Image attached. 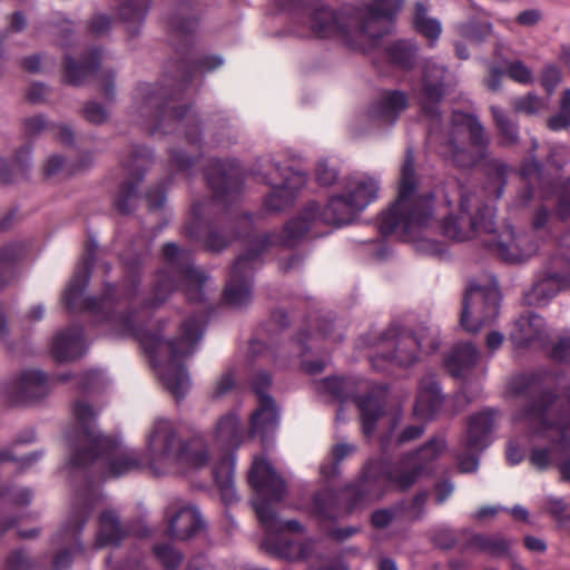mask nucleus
Instances as JSON below:
<instances>
[{
    "label": "nucleus",
    "mask_w": 570,
    "mask_h": 570,
    "mask_svg": "<svg viewBox=\"0 0 570 570\" xmlns=\"http://www.w3.org/2000/svg\"><path fill=\"white\" fill-rule=\"evenodd\" d=\"M150 7L151 0H120L117 14L124 22L132 24L128 30L130 37L139 33Z\"/></svg>",
    "instance_id": "40"
},
{
    "label": "nucleus",
    "mask_w": 570,
    "mask_h": 570,
    "mask_svg": "<svg viewBox=\"0 0 570 570\" xmlns=\"http://www.w3.org/2000/svg\"><path fill=\"white\" fill-rule=\"evenodd\" d=\"M98 532L96 546L104 548L108 546L118 547L129 535L130 529L120 522L119 515L114 510H105L98 518Z\"/></svg>",
    "instance_id": "32"
},
{
    "label": "nucleus",
    "mask_w": 570,
    "mask_h": 570,
    "mask_svg": "<svg viewBox=\"0 0 570 570\" xmlns=\"http://www.w3.org/2000/svg\"><path fill=\"white\" fill-rule=\"evenodd\" d=\"M42 455L41 452H32L23 458H17L10 449L0 450V463L12 461L19 463V472L32 465L33 462L39 460Z\"/></svg>",
    "instance_id": "59"
},
{
    "label": "nucleus",
    "mask_w": 570,
    "mask_h": 570,
    "mask_svg": "<svg viewBox=\"0 0 570 570\" xmlns=\"http://www.w3.org/2000/svg\"><path fill=\"white\" fill-rule=\"evenodd\" d=\"M491 114L500 136L499 144L504 147L513 146L519 140V129L507 114L499 107L492 106Z\"/></svg>",
    "instance_id": "43"
},
{
    "label": "nucleus",
    "mask_w": 570,
    "mask_h": 570,
    "mask_svg": "<svg viewBox=\"0 0 570 570\" xmlns=\"http://www.w3.org/2000/svg\"><path fill=\"white\" fill-rule=\"evenodd\" d=\"M529 461L535 469L544 471L552 464V451L548 446H534Z\"/></svg>",
    "instance_id": "57"
},
{
    "label": "nucleus",
    "mask_w": 570,
    "mask_h": 570,
    "mask_svg": "<svg viewBox=\"0 0 570 570\" xmlns=\"http://www.w3.org/2000/svg\"><path fill=\"white\" fill-rule=\"evenodd\" d=\"M446 449L443 436L435 435L421 446L401 454L399 462L389 459H368L362 469L361 484L350 489L355 491L357 503L366 494L382 495L390 488L404 492L416 481L433 470V463Z\"/></svg>",
    "instance_id": "10"
},
{
    "label": "nucleus",
    "mask_w": 570,
    "mask_h": 570,
    "mask_svg": "<svg viewBox=\"0 0 570 570\" xmlns=\"http://www.w3.org/2000/svg\"><path fill=\"white\" fill-rule=\"evenodd\" d=\"M112 19L108 14L97 13L89 23V31L94 36H102L110 30Z\"/></svg>",
    "instance_id": "61"
},
{
    "label": "nucleus",
    "mask_w": 570,
    "mask_h": 570,
    "mask_svg": "<svg viewBox=\"0 0 570 570\" xmlns=\"http://www.w3.org/2000/svg\"><path fill=\"white\" fill-rule=\"evenodd\" d=\"M167 528L165 534L176 540H188L205 525L198 509L190 504H171L166 509Z\"/></svg>",
    "instance_id": "23"
},
{
    "label": "nucleus",
    "mask_w": 570,
    "mask_h": 570,
    "mask_svg": "<svg viewBox=\"0 0 570 570\" xmlns=\"http://www.w3.org/2000/svg\"><path fill=\"white\" fill-rule=\"evenodd\" d=\"M443 395L439 383L432 377H424L419 385L414 404L415 415L422 419H432L441 409Z\"/></svg>",
    "instance_id": "34"
},
{
    "label": "nucleus",
    "mask_w": 570,
    "mask_h": 570,
    "mask_svg": "<svg viewBox=\"0 0 570 570\" xmlns=\"http://www.w3.org/2000/svg\"><path fill=\"white\" fill-rule=\"evenodd\" d=\"M248 483L254 491L252 507L266 534L262 548L279 559L303 560L309 554V547L291 539L284 531L301 532L297 520L282 521L272 504L282 501L286 494V483L264 458H255L248 472Z\"/></svg>",
    "instance_id": "8"
},
{
    "label": "nucleus",
    "mask_w": 570,
    "mask_h": 570,
    "mask_svg": "<svg viewBox=\"0 0 570 570\" xmlns=\"http://www.w3.org/2000/svg\"><path fill=\"white\" fill-rule=\"evenodd\" d=\"M77 426L67 432L69 446L68 468L75 487V501L89 505L98 501L95 483L106 476L120 478L140 469L141 459L132 449H125L118 438L96 433L91 421L96 413L86 401L72 403Z\"/></svg>",
    "instance_id": "4"
},
{
    "label": "nucleus",
    "mask_w": 570,
    "mask_h": 570,
    "mask_svg": "<svg viewBox=\"0 0 570 570\" xmlns=\"http://www.w3.org/2000/svg\"><path fill=\"white\" fill-rule=\"evenodd\" d=\"M500 298L498 288L471 284L462 299L461 327L474 334L492 325L499 315Z\"/></svg>",
    "instance_id": "16"
},
{
    "label": "nucleus",
    "mask_w": 570,
    "mask_h": 570,
    "mask_svg": "<svg viewBox=\"0 0 570 570\" xmlns=\"http://www.w3.org/2000/svg\"><path fill=\"white\" fill-rule=\"evenodd\" d=\"M321 386L324 392L340 403L352 401L360 411L364 435L373 434L379 419L384 414L385 396L383 392H368L364 395L352 394L350 382L342 377H326L322 381Z\"/></svg>",
    "instance_id": "17"
},
{
    "label": "nucleus",
    "mask_w": 570,
    "mask_h": 570,
    "mask_svg": "<svg viewBox=\"0 0 570 570\" xmlns=\"http://www.w3.org/2000/svg\"><path fill=\"white\" fill-rule=\"evenodd\" d=\"M505 73L515 82L528 85L533 81V75L521 60L509 61L505 65Z\"/></svg>",
    "instance_id": "51"
},
{
    "label": "nucleus",
    "mask_w": 570,
    "mask_h": 570,
    "mask_svg": "<svg viewBox=\"0 0 570 570\" xmlns=\"http://www.w3.org/2000/svg\"><path fill=\"white\" fill-rule=\"evenodd\" d=\"M235 454L233 452L225 453L213 468V476L218 488L222 502L228 507L239 500L235 483Z\"/></svg>",
    "instance_id": "31"
},
{
    "label": "nucleus",
    "mask_w": 570,
    "mask_h": 570,
    "mask_svg": "<svg viewBox=\"0 0 570 570\" xmlns=\"http://www.w3.org/2000/svg\"><path fill=\"white\" fill-rule=\"evenodd\" d=\"M92 511L89 505L73 503L67 521L53 537V542L65 546L52 558L51 570H68L72 563V554L81 550L80 535Z\"/></svg>",
    "instance_id": "19"
},
{
    "label": "nucleus",
    "mask_w": 570,
    "mask_h": 570,
    "mask_svg": "<svg viewBox=\"0 0 570 570\" xmlns=\"http://www.w3.org/2000/svg\"><path fill=\"white\" fill-rule=\"evenodd\" d=\"M568 286H570V233L564 235L558 244L548 261L542 277L525 293L524 304L544 305Z\"/></svg>",
    "instance_id": "14"
},
{
    "label": "nucleus",
    "mask_w": 570,
    "mask_h": 570,
    "mask_svg": "<svg viewBox=\"0 0 570 570\" xmlns=\"http://www.w3.org/2000/svg\"><path fill=\"white\" fill-rule=\"evenodd\" d=\"M169 183L170 178L168 177L148 189L145 197L147 200L148 208L150 210H157L163 208L166 202V191Z\"/></svg>",
    "instance_id": "50"
},
{
    "label": "nucleus",
    "mask_w": 570,
    "mask_h": 570,
    "mask_svg": "<svg viewBox=\"0 0 570 570\" xmlns=\"http://www.w3.org/2000/svg\"><path fill=\"white\" fill-rule=\"evenodd\" d=\"M153 553L165 570H177L183 561V554L169 543H157Z\"/></svg>",
    "instance_id": "47"
},
{
    "label": "nucleus",
    "mask_w": 570,
    "mask_h": 570,
    "mask_svg": "<svg viewBox=\"0 0 570 570\" xmlns=\"http://www.w3.org/2000/svg\"><path fill=\"white\" fill-rule=\"evenodd\" d=\"M409 98L401 90H384L380 97L371 104L367 114L371 119L392 125L407 108Z\"/></svg>",
    "instance_id": "26"
},
{
    "label": "nucleus",
    "mask_w": 570,
    "mask_h": 570,
    "mask_svg": "<svg viewBox=\"0 0 570 570\" xmlns=\"http://www.w3.org/2000/svg\"><path fill=\"white\" fill-rule=\"evenodd\" d=\"M510 542L501 534L472 533L463 546V550L476 551L491 557L507 556Z\"/></svg>",
    "instance_id": "39"
},
{
    "label": "nucleus",
    "mask_w": 570,
    "mask_h": 570,
    "mask_svg": "<svg viewBox=\"0 0 570 570\" xmlns=\"http://www.w3.org/2000/svg\"><path fill=\"white\" fill-rule=\"evenodd\" d=\"M445 95V88L442 80L430 81L424 78L419 99V106L422 115L432 121L431 127L440 125L441 111L440 104Z\"/></svg>",
    "instance_id": "35"
},
{
    "label": "nucleus",
    "mask_w": 570,
    "mask_h": 570,
    "mask_svg": "<svg viewBox=\"0 0 570 570\" xmlns=\"http://www.w3.org/2000/svg\"><path fill=\"white\" fill-rule=\"evenodd\" d=\"M83 353V330L72 324L56 334L51 342V354L58 362L75 360Z\"/></svg>",
    "instance_id": "29"
},
{
    "label": "nucleus",
    "mask_w": 570,
    "mask_h": 570,
    "mask_svg": "<svg viewBox=\"0 0 570 570\" xmlns=\"http://www.w3.org/2000/svg\"><path fill=\"white\" fill-rule=\"evenodd\" d=\"M494 412L484 410L472 414L468 421L464 446L469 452L480 453L490 445Z\"/></svg>",
    "instance_id": "28"
},
{
    "label": "nucleus",
    "mask_w": 570,
    "mask_h": 570,
    "mask_svg": "<svg viewBox=\"0 0 570 570\" xmlns=\"http://www.w3.org/2000/svg\"><path fill=\"white\" fill-rule=\"evenodd\" d=\"M235 385L234 376L230 372L224 373L218 381L215 383L213 391H212V397L218 399L225 395L227 392H229Z\"/></svg>",
    "instance_id": "62"
},
{
    "label": "nucleus",
    "mask_w": 570,
    "mask_h": 570,
    "mask_svg": "<svg viewBox=\"0 0 570 570\" xmlns=\"http://www.w3.org/2000/svg\"><path fill=\"white\" fill-rule=\"evenodd\" d=\"M97 248L94 238L86 240L81 258L62 295L65 307L70 313L89 312L108 324L117 336L138 341L153 367L157 370L163 385L177 401L181 400L190 385L184 360L193 354L203 336L202 317L190 315L180 325V336L171 340L164 338V325L150 332L144 328V324L178 288L179 283L184 284L188 301L200 303L204 299L206 275L183 262L181 250L175 243H166L161 255L167 266L157 272L149 297L139 304H136V299L149 247L126 262L127 271L120 284L106 282L99 296H83L91 278Z\"/></svg>",
    "instance_id": "1"
},
{
    "label": "nucleus",
    "mask_w": 570,
    "mask_h": 570,
    "mask_svg": "<svg viewBox=\"0 0 570 570\" xmlns=\"http://www.w3.org/2000/svg\"><path fill=\"white\" fill-rule=\"evenodd\" d=\"M22 128L24 136H27L28 138H32L47 129L56 128V126L50 125L43 116L38 115L26 118L22 122Z\"/></svg>",
    "instance_id": "55"
},
{
    "label": "nucleus",
    "mask_w": 570,
    "mask_h": 570,
    "mask_svg": "<svg viewBox=\"0 0 570 570\" xmlns=\"http://www.w3.org/2000/svg\"><path fill=\"white\" fill-rule=\"evenodd\" d=\"M434 214L432 191H417V177L412 149H407L401 168L397 198L379 218V233L383 237L397 236L414 242L430 226Z\"/></svg>",
    "instance_id": "11"
},
{
    "label": "nucleus",
    "mask_w": 570,
    "mask_h": 570,
    "mask_svg": "<svg viewBox=\"0 0 570 570\" xmlns=\"http://www.w3.org/2000/svg\"><path fill=\"white\" fill-rule=\"evenodd\" d=\"M85 119L91 124L100 125L107 119L106 109L96 101H89L82 109Z\"/></svg>",
    "instance_id": "60"
},
{
    "label": "nucleus",
    "mask_w": 570,
    "mask_h": 570,
    "mask_svg": "<svg viewBox=\"0 0 570 570\" xmlns=\"http://www.w3.org/2000/svg\"><path fill=\"white\" fill-rule=\"evenodd\" d=\"M24 255L26 247L21 242H10L0 246V289L14 279L18 264Z\"/></svg>",
    "instance_id": "38"
},
{
    "label": "nucleus",
    "mask_w": 570,
    "mask_h": 570,
    "mask_svg": "<svg viewBox=\"0 0 570 570\" xmlns=\"http://www.w3.org/2000/svg\"><path fill=\"white\" fill-rule=\"evenodd\" d=\"M484 183L481 196L468 189L461 190L460 210L449 214L441 224L445 237L464 242L478 233L488 234L483 240L484 247L505 263H520L538 249L537 245L528 244L525 235H515L512 228H507L495 235V207L491 204L503 195L511 167L498 159L488 160L483 167Z\"/></svg>",
    "instance_id": "5"
},
{
    "label": "nucleus",
    "mask_w": 570,
    "mask_h": 570,
    "mask_svg": "<svg viewBox=\"0 0 570 570\" xmlns=\"http://www.w3.org/2000/svg\"><path fill=\"white\" fill-rule=\"evenodd\" d=\"M215 440L225 450H236L244 440V430L238 416L229 412L223 415L215 428Z\"/></svg>",
    "instance_id": "36"
},
{
    "label": "nucleus",
    "mask_w": 570,
    "mask_h": 570,
    "mask_svg": "<svg viewBox=\"0 0 570 570\" xmlns=\"http://www.w3.org/2000/svg\"><path fill=\"white\" fill-rule=\"evenodd\" d=\"M198 10L190 1L176 4L167 19V30L175 58L168 60L166 75L171 81L170 89L159 83H139L134 94L141 118V127L150 135H168L184 129L185 140L196 146L198 151L188 155L181 148L168 150V165L171 170L189 176L191 168L203 157L202 120L191 105H176L183 92L199 73L212 72L224 60L217 55H203L191 59L194 33L198 26Z\"/></svg>",
    "instance_id": "2"
},
{
    "label": "nucleus",
    "mask_w": 570,
    "mask_h": 570,
    "mask_svg": "<svg viewBox=\"0 0 570 570\" xmlns=\"http://www.w3.org/2000/svg\"><path fill=\"white\" fill-rule=\"evenodd\" d=\"M543 106L542 100L534 94H528L523 97H519L513 102V108L518 112H524L528 115L537 114Z\"/></svg>",
    "instance_id": "56"
},
{
    "label": "nucleus",
    "mask_w": 570,
    "mask_h": 570,
    "mask_svg": "<svg viewBox=\"0 0 570 570\" xmlns=\"http://www.w3.org/2000/svg\"><path fill=\"white\" fill-rule=\"evenodd\" d=\"M71 377L70 374L49 376L40 370H24L9 385L7 399L11 405H21L46 397L57 381L65 382Z\"/></svg>",
    "instance_id": "22"
},
{
    "label": "nucleus",
    "mask_w": 570,
    "mask_h": 570,
    "mask_svg": "<svg viewBox=\"0 0 570 570\" xmlns=\"http://www.w3.org/2000/svg\"><path fill=\"white\" fill-rule=\"evenodd\" d=\"M102 57L100 48L92 47L83 52L79 60L67 55L63 59V81L71 86H80L99 68Z\"/></svg>",
    "instance_id": "24"
},
{
    "label": "nucleus",
    "mask_w": 570,
    "mask_h": 570,
    "mask_svg": "<svg viewBox=\"0 0 570 570\" xmlns=\"http://www.w3.org/2000/svg\"><path fill=\"white\" fill-rule=\"evenodd\" d=\"M478 357L476 347L470 342H464L456 344L443 363L451 376L464 380L475 366Z\"/></svg>",
    "instance_id": "33"
},
{
    "label": "nucleus",
    "mask_w": 570,
    "mask_h": 570,
    "mask_svg": "<svg viewBox=\"0 0 570 570\" xmlns=\"http://www.w3.org/2000/svg\"><path fill=\"white\" fill-rule=\"evenodd\" d=\"M35 561L22 549L11 551L6 559L4 570H33Z\"/></svg>",
    "instance_id": "54"
},
{
    "label": "nucleus",
    "mask_w": 570,
    "mask_h": 570,
    "mask_svg": "<svg viewBox=\"0 0 570 570\" xmlns=\"http://www.w3.org/2000/svg\"><path fill=\"white\" fill-rule=\"evenodd\" d=\"M273 170L263 175V180L272 187L271 193L264 198V208L267 212H279L293 205L295 194L305 186L307 178L302 171L289 167L272 165Z\"/></svg>",
    "instance_id": "20"
},
{
    "label": "nucleus",
    "mask_w": 570,
    "mask_h": 570,
    "mask_svg": "<svg viewBox=\"0 0 570 570\" xmlns=\"http://www.w3.org/2000/svg\"><path fill=\"white\" fill-rule=\"evenodd\" d=\"M379 183L367 175L348 178L345 193L330 197L324 207L309 202L302 212L289 219L279 234L264 233L250 239L249 247L230 267L223 292L224 302L232 307L247 306L252 302L253 275L263 265V254L273 245L294 247L309 232L314 222L341 227L354 220L377 198Z\"/></svg>",
    "instance_id": "3"
},
{
    "label": "nucleus",
    "mask_w": 570,
    "mask_h": 570,
    "mask_svg": "<svg viewBox=\"0 0 570 570\" xmlns=\"http://www.w3.org/2000/svg\"><path fill=\"white\" fill-rule=\"evenodd\" d=\"M428 140L436 145V150L446 161H451L458 168H470L479 160V156L471 153L465 147L458 145L455 137L442 136L433 127L429 128Z\"/></svg>",
    "instance_id": "25"
},
{
    "label": "nucleus",
    "mask_w": 570,
    "mask_h": 570,
    "mask_svg": "<svg viewBox=\"0 0 570 570\" xmlns=\"http://www.w3.org/2000/svg\"><path fill=\"white\" fill-rule=\"evenodd\" d=\"M554 213L560 220L570 222V177L558 185Z\"/></svg>",
    "instance_id": "48"
},
{
    "label": "nucleus",
    "mask_w": 570,
    "mask_h": 570,
    "mask_svg": "<svg viewBox=\"0 0 570 570\" xmlns=\"http://www.w3.org/2000/svg\"><path fill=\"white\" fill-rule=\"evenodd\" d=\"M549 374L537 371L519 374L509 384L515 396L527 397V403L517 413L515 420L527 422L535 433L556 429L559 435L551 441L563 455L570 453V384L560 392L547 384Z\"/></svg>",
    "instance_id": "9"
},
{
    "label": "nucleus",
    "mask_w": 570,
    "mask_h": 570,
    "mask_svg": "<svg viewBox=\"0 0 570 570\" xmlns=\"http://www.w3.org/2000/svg\"><path fill=\"white\" fill-rule=\"evenodd\" d=\"M148 449L156 460L184 464L199 469L208 462V448L202 438H190L183 442L177 439L169 420L158 419L147 436Z\"/></svg>",
    "instance_id": "12"
},
{
    "label": "nucleus",
    "mask_w": 570,
    "mask_h": 570,
    "mask_svg": "<svg viewBox=\"0 0 570 570\" xmlns=\"http://www.w3.org/2000/svg\"><path fill=\"white\" fill-rule=\"evenodd\" d=\"M561 80V71L554 65H547L540 77V82L548 95H551Z\"/></svg>",
    "instance_id": "58"
},
{
    "label": "nucleus",
    "mask_w": 570,
    "mask_h": 570,
    "mask_svg": "<svg viewBox=\"0 0 570 570\" xmlns=\"http://www.w3.org/2000/svg\"><path fill=\"white\" fill-rule=\"evenodd\" d=\"M360 484L361 481L355 485ZM353 485L354 484L347 485L342 493L334 489H323L315 492L312 497V515L318 521V524L322 527L326 535L336 542H344L358 532V528L356 527L348 525L344 528H336L327 525V523L334 522L342 514L340 505L341 495L351 499L348 510H352L354 507L360 504L366 497H375L374 494H366L357 503H354L358 497L355 491L350 489Z\"/></svg>",
    "instance_id": "15"
},
{
    "label": "nucleus",
    "mask_w": 570,
    "mask_h": 570,
    "mask_svg": "<svg viewBox=\"0 0 570 570\" xmlns=\"http://www.w3.org/2000/svg\"><path fill=\"white\" fill-rule=\"evenodd\" d=\"M208 188L213 191V203L224 206L225 212L212 219L204 217L205 203L191 205V219L184 226V235L212 253H220L239 238L229 205L235 203L243 189V179L236 160L210 158L204 170Z\"/></svg>",
    "instance_id": "7"
},
{
    "label": "nucleus",
    "mask_w": 570,
    "mask_h": 570,
    "mask_svg": "<svg viewBox=\"0 0 570 570\" xmlns=\"http://www.w3.org/2000/svg\"><path fill=\"white\" fill-rule=\"evenodd\" d=\"M380 344L392 345L393 350L376 352L370 356L372 367L377 372H389L392 366L409 367L417 361V352H434L439 348L440 342L432 338L429 345L414 335L412 332L392 324L380 335Z\"/></svg>",
    "instance_id": "13"
},
{
    "label": "nucleus",
    "mask_w": 570,
    "mask_h": 570,
    "mask_svg": "<svg viewBox=\"0 0 570 570\" xmlns=\"http://www.w3.org/2000/svg\"><path fill=\"white\" fill-rule=\"evenodd\" d=\"M274 3L295 26L304 28V32L318 39L336 38L352 47L356 37H383L387 30L376 26L381 22L392 23L403 0H373L338 11L321 4L320 0H275Z\"/></svg>",
    "instance_id": "6"
},
{
    "label": "nucleus",
    "mask_w": 570,
    "mask_h": 570,
    "mask_svg": "<svg viewBox=\"0 0 570 570\" xmlns=\"http://www.w3.org/2000/svg\"><path fill=\"white\" fill-rule=\"evenodd\" d=\"M31 154V147L29 145L22 146L8 163L4 159H0V180L2 183H11L13 180V171L24 174L29 168V157Z\"/></svg>",
    "instance_id": "44"
},
{
    "label": "nucleus",
    "mask_w": 570,
    "mask_h": 570,
    "mask_svg": "<svg viewBox=\"0 0 570 570\" xmlns=\"http://www.w3.org/2000/svg\"><path fill=\"white\" fill-rule=\"evenodd\" d=\"M452 130L446 135L451 134L455 137V131L459 129L468 130L470 135V144L480 149L484 150L488 146V139L484 136V129L478 117L470 112L461 110H454L451 116Z\"/></svg>",
    "instance_id": "37"
},
{
    "label": "nucleus",
    "mask_w": 570,
    "mask_h": 570,
    "mask_svg": "<svg viewBox=\"0 0 570 570\" xmlns=\"http://www.w3.org/2000/svg\"><path fill=\"white\" fill-rule=\"evenodd\" d=\"M414 29L426 38L432 46L442 32V27L439 20L428 17V7L422 2H416L413 13Z\"/></svg>",
    "instance_id": "42"
},
{
    "label": "nucleus",
    "mask_w": 570,
    "mask_h": 570,
    "mask_svg": "<svg viewBox=\"0 0 570 570\" xmlns=\"http://www.w3.org/2000/svg\"><path fill=\"white\" fill-rule=\"evenodd\" d=\"M88 164L85 160H81V163L78 164L76 168L69 169L67 167L66 160L60 155H52L48 158L46 165H45V176L51 177L53 175H57L59 173L66 171L68 175L73 174L78 169H81L86 167Z\"/></svg>",
    "instance_id": "52"
},
{
    "label": "nucleus",
    "mask_w": 570,
    "mask_h": 570,
    "mask_svg": "<svg viewBox=\"0 0 570 570\" xmlns=\"http://www.w3.org/2000/svg\"><path fill=\"white\" fill-rule=\"evenodd\" d=\"M546 355L556 364L570 365V334L559 335L550 341Z\"/></svg>",
    "instance_id": "45"
},
{
    "label": "nucleus",
    "mask_w": 570,
    "mask_h": 570,
    "mask_svg": "<svg viewBox=\"0 0 570 570\" xmlns=\"http://www.w3.org/2000/svg\"><path fill=\"white\" fill-rule=\"evenodd\" d=\"M551 219V212L544 205H540L533 214L531 227L533 230H541L547 227Z\"/></svg>",
    "instance_id": "64"
},
{
    "label": "nucleus",
    "mask_w": 570,
    "mask_h": 570,
    "mask_svg": "<svg viewBox=\"0 0 570 570\" xmlns=\"http://www.w3.org/2000/svg\"><path fill=\"white\" fill-rule=\"evenodd\" d=\"M546 336L544 320L532 312L522 314L515 322L510 333V340L515 347H527L534 342L542 341Z\"/></svg>",
    "instance_id": "30"
},
{
    "label": "nucleus",
    "mask_w": 570,
    "mask_h": 570,
    "mask_svg": "<svg viewBox=\"0 0 570 570\" xmlns=\"http://www.w3.org/2000/svg\"><path fill=\"white\" fill-rule=\"evenodd\" d=\"M425 432L424 424H410L401 429L395 435L391 436L392 442L396 446H402L407 443L419 440Z\"/></svg>",
    "instance_id": "53"
},
{
    "label": "nucleus",
    "mask_w": 570,
    "mask_h": 570,
    "mask_svg": "<svg viewBox=\"0 0 570 570\" xmlns=\"http://www.w3.org/2000/svg\"><path fill=\"white\" fill-rule=\"evenodd\" d=\"M272 384V375L261 371L253 377L252 389L258 399V406L249 417V438L266 435L274 431L278 424L279 411L274 399L266 392Z\"/></svg>",
    "instance_id": "21"
},
{
    "label": "nucleus",
    "mask_w": 570,
    "mask_h": 570,
    "mask_svg": "<svg viewBox=\"0 0 570 570\" xmlns=\"http://www.w3.org/2000/svg\"><path fill=\"white\" fill-rule=\"evenodd\" d=\"M356 448L353 444L337 443L332 448L331 455L332 462L321 465V474L324 478L331 479L337 475L340 463L350 454L355 452Z\"/></svg>",
    "instance_id": "46"
},
{
    "label": "nucleus",
    "mask_w": 570,
    "mask_h": 570,
    "mask_svg": "<svg viewBox=\"0 0 570 570\" xmlns=\"http://www.w3.org/2000/svg\"><path fill=\"white\" fill-rule=\"evenodd\" d=\"M315 175L317 183L322 186H330L337 178L336 171L330 168L325 163L317 164Z\"/></svg>",
    "instance_id": "63"
},
{
    "label": "nucleus",
    "mask_w": 570,
    "mask_h": 570,
    "mask_svg": "<svg viewBox=\"0 0 570 570\" xmlns=\"http://www.w3.org/2000/svg\"><path fill=\"white\" fill-rule=\"evenodd\" d=\"M102 375L98 371H87L79 375L77 389L80 393L87 395L101 389Z\"/></svg>",
    "instance_id": "49"
},
{
    "label": "nucleus",
    "mask_w": 570,
    "mask_h": 570,
    "mask_svg": "<svg viewBox=\"0 0 570 570\" xmlns=\"http://www.w3.org/2000/svg\"><path fill=\"white\" fill-rule=\"evenodd\" d=\"M154 159L150 148L146 146H132L128 158L122 159L128 178L124 180L114 198V207L121 215H128L134 210V203L138 198V187L144 180L147 170Z\"/></svg>",
    "instance_id": "18"
},
{
    "label": "nucleus",
    "mask_w": 570,
    "mask_h": 570,
    "mask_svg": "<svg viewBox=\"0 0 570 570\" xmlns=\"http://www.w3.org/2000/svg\"><path fill=\"white\" fill-rule=\"evenodd\" d=\"M539 148V142L535 138L531 140V147L528 157L522 160L519 175L522 180L525 181L524 186L521 187L514 198V206L517 208L528 207L533 197L534 188L529 184L530 179L541 180L543 175V164L537 159L534 153Z\"/></svg>",
    "instance_id": "27"
},
{
    "label": "nucleus",
    "mask_w": 570,
    "mask_h": 570,
    "mask_svg": "<svg viewBox=\"0 0 570 570\" xmlns=\"http://www.w3.org/2000/svg\"><path fill=\"white\" fill-rule=\"evenodd\" d=\"M417 51L419 48L414 41L400 39L386 46L385 56L392 66L410 70L415 65Z\"/></svg>",
    "instance_id": "41"
}]
</instances>
